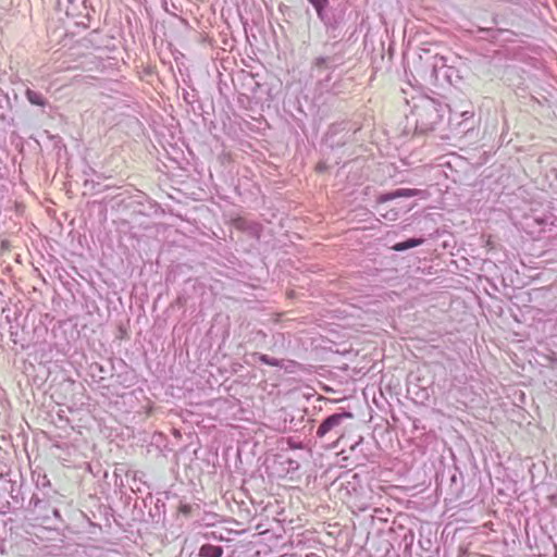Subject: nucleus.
Returning a JSON list of instances; mask_svg holds the SVG:
<instances>
[{
	"label": "nucleus",
	"instance_id": "nucleus-1",
	"mask_svg": "<svg viewBox=\"0 0 557 557\" xmlns=\"http://www.w3.org/2000/svg\"><path fill=\"white\" fill-rule=\"evenodd\" d=\"M442 116V104L433 98L422 97L413 103L408 119L414 123L416 132L424 134L433 131Z\"/></svg>",
	"mask_w": 557,
	"mask_h": 557
},
{
	"label": "nucleus",
	"instance_id": "nucleus-2",
	"mask_svg": "<svg viewBox=\"0 0 557 557\" xmlns=\"http://www.w3.org/2000/svg\"><path fill=\"white\" fill-rule=\"evenodd\" d=\"M426 195L425 190L416 189V188H399L389 193L380 194L376 197V205L381 208L379 209L380 215L387 221H396L401 214L409 212L413 206L411 205H400L389 207L385 206L387 202L395 200L397 198H409L414 196Z\"/></svg>",
	"mask_w": 557,
	"mask_h": 557
},
{
	"label": "nucleus",
	"instance_id": "nucleus-3",
	"mask_svg": "<svg viewBox=\"0 0 557 557\" xmlns=\"http://www.w3.org/2000/svg\"><path fill=\"white\" fill-rule=\"evenodd\" d=\"M352 418L354 414L345 410L330 414L319 424L315 436L330 446H336L346 433V422Z\"/></svg>",
	"mask_w": 557,
	"mask_h": 557
},
{
	"label": "nucleus",
	"instance_id": "nucleus-4",
	"mask_svg": "<svg viewBox=\"0 0 557 557\" xmlns=\"http://www.w3.org/2000/svg\"><path fill=\"white\" fill-rule=\"evenodd\" d=\"M366 549L369 557H398L388 531L369 535Z\"/></svg>",
	"mask_w": 557,
	"mask_h": 557
},
{
	"label": "nucleus",
	"instance_id": "nucleus-5",
	"mask_svg": "<svg viewBox=\"0 0 557 557\" xmlns=\"http://www.w3.org/2000/svg\"><path fill=\"white\" fill-rule=\"evenodd\" d=\"M392 541L397 544L398 548H403V553L406 557H411V549L414 541V532L412 529L405 527L396 521L393 522L388 529Z\"/></svg>",
	"mask_w": 557,
	"mask_h": 557
},
{
	"label": "nucleus",
	"instance_id": "nucleus-6",
	"mask_svg": "<svg viewBox=\"0 0 557 557\" xmlns=\"http://www.w3.org/2000/svg\"><path fill=\"white\" fill-rule=\"evenodd\" d=\"M29 509L35 515V520L45 523L54 517L57 519H61V515L58 508L51 506L49 499L46 497H39V495L34 494L29 500Z\"/></svg>",
	"mask_w": 557,
	"mask_h": 557
},
{
	"label": "nucleus",
	"instance_id": "nucleus-7",
	"mask_svg": "<svg viewBox=\"0 0 557 557\" xmlns=\"http://www.w3.org/2000/svg\"><path fill=\"white\" fill-rule=\"evenodd\" d=\"M351 139L350 131L347 128V123H336L329 127L325 134V145L334 150L344 147Z\"/></svg>",
	"mask_w": 557,
	"mask_h": 557
},
{
	"label": "nucleus",
	"instance_id": "nucleus-8",
	"mask_svg": "<svg viewBox=\"0 0 557 557\" xmlns=\"http://www.w3.org/2000/svg\"><path fill=\"white\" fill-rule=\"evenodd\" d=\"M338 60L339 58L336 54L318 57L312 62V70H317L319 73L326 70H335L339 65Z\"/></svg>",
	"mask_w": 557,
	"mask_h": 557
},
{
	"label": "nucleus",
	"instance_id": "nucleus-9",
	"mask_svg": "<svg viewBox=\"0 0 557 557\" xmlns=\"http://www.w3.org/2000/svg\"><path fill=\"white\" fill-rule=\"evenodd\" d=\"M11 109V102L8 95L0 89V123L1 126H10L13 124V119L8 116V111Z\"/></svg>",
	"mask_w": 557,
	"mask_h": 557
},
{
	"label": "nucleus",
	"instance_id": "nucleus-10",
	"mask_svg": "<svg viewBox=\"0 0 557 557\" xmlns=\"http://www.w3.org/2000/svg\"><path fill=\"white\" fill-rule=\"evenodd\" d=\"M222 546L205 544L199 549V557H222Z\"/></svg>",
	"mask_w": 557,
	"mask_h": 557
},
{
	"label": "nucleus",
	"instance_id": "nucleus-11",
	"mask_svg": "<svg viewBox=\"0 0 557 557\" xmlns=\"http://www.w3.org/2000/svg\"><path fill=\"white\" fill-rule=\"evenodd\" d=\"M424 243V238H408L393 246L395 251H405L407 249L420 246Z\"/></svg>",
	"mask_w": 557,
	"mask_h": 557
},
{
	"label": "nucleus",
	"instance_id": "nucleus-12",
	"mask_svg": "<svg viewBox=\"0 0 557 557\" xmlns=\"http://www.w3.org/2000/svg\"><path fill=\"white\" fill-rule=\"evenodd\" d=\"M25 95L27 100L34 106L45 107L47 104V99L38 91L28 88Z\"/></svg>",
	"mask_w": 557,
	"mask_h": 557
},
{
	"label": "nucleus",
	"instance_id": "nucleus-13",
	"mask_svg": "<svg viewBox=\"0 0 557 557\" xmlns=\"http://www.w3.org/2000/svg\"><path fill=\"white\" fill-rule=\"evenodd\" d=\"M315 9L321 21L324 20V10L329 5V0H308Z\"/></svg>",
	"mask_w": 557,
	"mask_h": 557
},
{
	"label": "nucleus",
	"instance_id": "nucleus-14",
	"mask_svg": "<svg viewBox=\"0 0 557 557\" xmlns=\"http://www.w3.org/2000/svg\"><path fill=\"white\" fill-rule=\"evenodd\" d=\"M259 361H261L263 364L272 366V367H281V360L270 357L264 354L258 355Z\"/></svg>",
	"mask_w": 557,
	"mask_h": 557
},
{
	"label": "nucleus",
	"instance_id": "nucleus-15",
	"mask_svg": "<svg viewBox=\"0 0 557 557\" xmlns=\"http://www.w3.org/2000/svg\"><path fill=\"white\" fill-rule=\"evenodd\" d=\"M98 35H99L98 30H92L91 33L88 34V36L84 40L90 42L96 49H99V48H101V44L99 41H97Z\"/></svg>",
	"mask_w": 557,
	"mask_h": 557
},
{
	"label": "nucleus",
	"instance_id": "nucleus-16",
	"mask_svg": "<svg viewBox=\"0 0 557 557\" xmlns=\"http://www.w3.org/2000/svg\"><path fill=\"white\" fill-rule=\"evenodd\" d=\"M36 485H37V487H39V486L47 487V486H50V481L46 474L38 475V478L36 480Z\"/></svg>",
	"mask_w": 557,
	"mask_h": 557
},
{
	"label": "nucleus",
	"instance_id": "nucleus-17",
	"mask_svg": "<svg viewBox=\"0 0 557 557\" xmlns=\"http://www.w3.org/2000/svg\"><path fill=\"white\" fill-rule=\"evenodd\" d=\"M180 511H181L183 515L187 516V515H189V513H190V511H191V506H190V505H187V504H185V505H181V506H180Z\"/></svg>",
	"mask_w": 557,
	"mask_h": 557
},
{
	"label": "nucleus",
	"instance_id": "nucleus-18",
	"mask_svg": "<svg viewBox=\"0 0 557 557\" xmlns=\"http://www.w3.org/2000/svg\"><path fill=\"white\" fill-rule=\"evenodd\" d=\"M186 302H187V300H186V298H185L184 296H178V297L176 298V304H177L178 306H181V307L185 306V305H186Z\"/></svg>",
	"mask_w": 557,
	"mask_h": 557
},
{
	"label": "nucleus",
	"instance_id": "nucleus-19",
	"mask_svg": "<svg viewBox=\"0 0 557 557\" xmlns=\"http://www.w3.org/2000/svg\"><path fill=\"white\" fill-rule=\"evenodd\" d=\"M315 169L318 172H323L327 169V165L324 162H319Z\"/></svg>",
	"mask_w": 557,
	"mask_h": 557
},
{
	"label": "nucleus",
	"instance_id": "nucleus-20",
	"mask_svg": "<svg viewBox=\"0 0 557 557\" xmlns=\"http://www.w3.org/2000/svg\"><path fill=\"white\" fill-rule=\"evenodd\" d=\"M306 557H322V556H320V555H318L315 553H309V554L306 555Z\"/></svg>",
	"mask_w": 557,
	"mask_h": 557
},
{
	"label": "nucleus",
	"instance_id": "nucleus-21",
	"mask_svg": "<svg viewBox=\"0 0 557 557\" xmlns=\"http://www.w3.org/2000/svg\"><path fill=\"white\" fill-rule=\"evenodd\" d=\"M67 2H69L72 7H74V2H75V0H67ZM74 9H75V8H73V10H74Z\"/></svg>",
	"mask_w": 557,
	"mask_h": 557
}]
</instances>
